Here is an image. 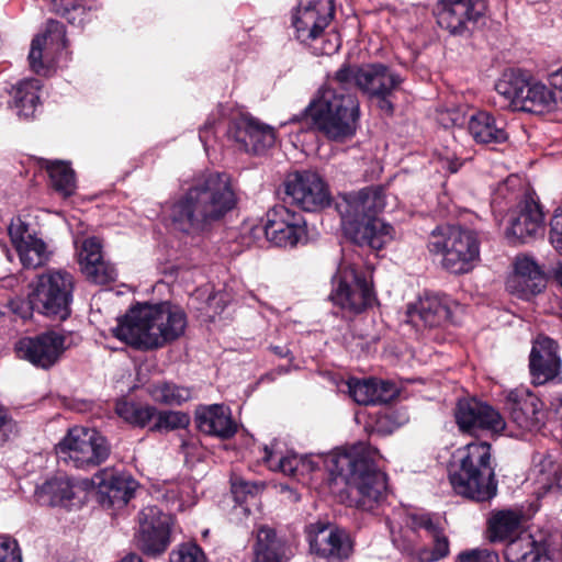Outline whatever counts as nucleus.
I'll return each mask as SVG.
<instances>
[{"label":"nucleus","mask_w":562,"mask_h":562,"mask_svg":"<svg viewBox=\"0 0 562 562\" xmlns=\"http://www.w3.org/2000/svg\"><path fill=\"white\" fill-rule=\"evenodd\" d=\"M361 65L344 63L328 85L321 87L301 114L291 119L307 130L316 131L333 142H345L353 137L360 120L358 95L348 88L358 89Z\"/></svg>","instance_id":"f257e3e1"},{"label":"nucleus","mask_w":562,"mask_h":562,"mask_svg":"<svg viewBox=\"0 0 562 562\" xmlns=\"http://www.w3.org/2000/svg\"><path fill=\"white\" fill-rule=\"evenodd\" d=\"M238 195L231 175L212 171L195 178L171 205L172 227L188 236L209 233L236 209Z\"/></svg>","instance_id":"f03ea898"},{"label":"nucleus","mask_w":562,"mask_h":562,"mask_svg":"<svg viewBox=\"0 0 562 562\" xmlns=\"http://www.w3.org/2000/svg\"><path fill=\"white\" fill-rule=\"evenodd\" d=\"M187 314L169 301L137 303L117 319L113 336L138 350H153L177 340L184 334Z\"/></svg>","instance_id":"7ed1b4c3"},{"label":"nucleus","mask_w":562,"mask_h":562,"mask_svg":"<svg viewBox=\"0 0 562 562\" xmlns=\"http://www.w3.org/2000/svg\"><path fill=\"white\" fill-rule=\"evenodd\" d=\"M330 479L348 486L349 506L375 514L384 503L387 492V475L379 469L374 452L369 448H352L336 453L326 460Z\"/></svg>","instance_id":"20e7f679"},{"label":"nucleus","mask_w":562,"mask_h":562,"mask_svg":"<svg viewBox=\"0 0 562 562\" xmlns=\"http://www.w3.org/2000/svg\"><path fill=\"white\" fill-rule=\"evenodd\" d=\"M385 206L381 186L366 187L344 196L337 206L344 234L352 244L371 250H381L394 239V227L379 217Z\"/></svg>","instance_id":"39448f33"},{"label":"nucleus","mask_w":562,"mask_h":562,"mask_svg":"<svg viewBox=\"0 0 562 562\" xmlns=\"http://www.w3.org/2000/svg\"><path fill=\"white\" fill-rule=\"evenodd\" d=\"M492 446L474 440L454 451L449 464V480L454 492L472 502H491L497 494Z\"/></svg>","instance_id":"423d86ee"},{"label":"nucleus","mask_w":562,"mask_h":562,"mask_svg":"<svg viewBox=\"0 0 562 562\" xmlns=\"http://www.w3.org/2000/svg\"><path fill=\"white\" fill-rule=\"evenodd\" d=\"M491 205L495 213L506 211L505 237L509 244H527L543 232L544 213L533 191L512 190L504 183L497 188Z\"/></svg>","instance_id":"0eeeda50"},{"label":"nucleus","mask_w":562,"mask_h":562,"mask_svg":"<svg viewBox=\"0 0 562 562\" xmlns=\"http://www.w3.org/2000/svg\"><path fill=\"white\" fill-rule=\"evenodd\" d=\"M427 248L432 255H441V266L450 273L463 274L480 260V241L476 233L459 225H438L431 231Z\"/></svg>","instance_id":"6e6552de"},{"label":"nucleus","mask_w":562,"mask_h":562,"mask_svg":"<svg viewBox=\"0 0 562 562\" xmlns=\"http://www.w3.org/2000/svg\"><path fill=\"white\" fill-rule=\"evenodd\" d=\"M495 90L516 111L542 114L558 109L552 87L533 80L520 69L504 72Z\"/></svg>","instance_id":"1a4fd4ad"},{"label":"nucleus","mask_w":562,"mask_h":562,"mask_svg":"<svg viewBox=\"0 0 562 562\" xmlns=\"http://www.w3.org/2000/svg\"><path fill=\"white\" fill-rule=\"evenodd\" d=\"M75 278L65 270H49L41 274L32 292L29 304L32 311L55 321H66L71 315Z\"/></svg>","instance_id":"9d476101"},{"label":"nucleus","mask_w":562,"mask_h":562,"mask_svg":"<svg viewBox=\"0 0 562 562\" xmlns=\"http://www.w3.org/2000/svg\"><path fill=\"white\" fill-rule=\"evenodd\" d=\"M108 438L94 428L76 426L56 446L60 460L76 469L90 470L104 463L111 454Z\"/></svg>","instance_id":"9b49d317"},{"label":"nucleus","mask_w":562,"mask_h":562,"mask_svg":"<svg viewBox=\"0 0 562 562\" xmlns=\"http://www.w3.org/2000/svg\"><path fill=\"white\" fill-rule=\"evenodd\" d=\"M331 285L329 300L350 315H359L378 303L372 281L353 265H339Z\"/></svg>","instance_id":"f8f14e48"},{"label":"nucleus","mask_w":562,"mask_h":562,"mask_svg":"<svg viewBox=\"0 0 562 562\" xmlns=\"http://www.w3.org/2000/svg\"><path fill=\"white\" fill-rule=\"evenodd\" d=\"M138 527L134 533L136 549L145 557H162L172 542L175 517L158 506H146L137 515Z\"/></svg>","instance_id":"ddd939ff"},{"label":"nucleus","mask_w":562,"mask_h":562,"mask_svg":"<svg viewBox=\"0 0 562 562\" xmlns=\"http://www.w3.org/2000/svg\"><path fill=\"white\" fill-rule=\"evenodd\" d=\"M403 82L401 74L379 61L362 64L358 75V90L389 117L395 113L393 99Z\"/></svg>","instance_id":"4468645a"},{"label":"nucleus","mask_w":562,"mask_h":562,"mask_svg":"<svg viewBox=\"0 0 562 562\" xmlns=\"http://www.w3.org/2000/svg\"><path fill=\"white\" fill-rule=\"evenodd\" d=\"M304 532L311 553L328 562H344L353 553L355 541L350 532L329 521L311 522Z\"/></svg>","instance_id":"2eb2a0df"},{"label":"nucleus","mask_w":562,"mask_h":562,"mask_svg":"<svg viewBox=\"0 0 562 562\" xmlns=\"http://www.w3.org/2000/svg\"><path fill=\"white\" fill-rule=\"evenodd\" d=\"M284 189L285 201L305 212H317L331 203L327 182L313 170L290 173L284 181Z\"/></svg>","instance_id":"dca6fc26"},{"label":"nucleus","mask_w":562,"mask_h":562,"mask_svg":"<svg viewBox=\"0 0 562 562\" xmlns=\"http://www.w3.org/2000/svg\"><path fill=\"white\" fill-rule=\"evenodd\" d=\"M69 336L56 330H46L36 336L22 337L14 345L19 359L26 360L33 366L49 369L70 347Z\"/></svg>","instance_id":"f3484780"},{"label":"nucleus","mask_w":562,"mask_h":562,"mask_svg":"<svg viewBox=\"0 0 562 562\" xmlns=\"http://www.w3.org/2000/svg\"><path fill=\"white\" fill-rule=\"evenodd\" d=\"M454 418L459 430L472 436H476L480 431L501 435L506 428L502 414L491 404L475 397L459 400Z\"/></svg>","instance_id":"a211bd4d"},{"label":"nucleus","mask_w":562,"mask_h":562,"mask_svg":"<svg viewBox=\"0 0 562 562\" xmlns=\"http://www.w3.org/2000/svg\"><path fill=\"white\" fill-rule=\"evenodd\" d=\"M487 8V0H439L437 23L452 35H463L485 16Z\"/></svg>","instance_id":"6ab92c4d"},{"label":"nucleus","mask_w":562,"mask_h":562,"mask_svg":"<svg viewBox=\"0 0 562 562\" xmlns=\"http://www.w3.org/2000/svg\"><path fill=\"white\" fill-rule=\"evenodd\" d=\"M263 232L267 239L278 247H295L306 239L305 218L284 205H274L266 213Z\"/></svg>","instance_id":"aec40b11"},{"label":"nucleus","mask_w":562,"mask_h":562,"mask_svg":"<svg viewBox=\"0 0 562 562\" xmlns=\"http://www.w3.org/2000/svg\"><path fill=\"white\" fill-rule=\"evenodd\" d=\"M334 16L333 0H313L300 5L292 19L296 40L304 44L317 41Z\"/></svg>","instance_id":"412c9836"},{"label":"nucleus","mask_w":562,"mask_h":562,"mask_svg":"<svg viewBox=\"0 0 562 562\" xmlns=\"http://www.w3.org/2000/svg\"><path fill=\"white\" fill-rule=\"evenodd\" d=\"M562 361L559 344L553 338L538 334L531 341L529 373L533 385H544L561 373Z\"/></svg>","instance_id":"4be33fe9"},{"label":"nucleus","mask_w":562,"mask_h":562,"mask_svg":"<svg viewBox=\"0 0 562 562\" xmlns=\"http://www.w3.org/2000/svg\"><path fill=\"white\" fill-rule=\"evenodd\" d=\"M228 136L240 145L246 153L260 155L271 148L276 142L274 130L249 114H240L228 125Z\"/></svg>","instance_id":"5701e85b"},{"label":"nucleus","mask_w":562,"mask_h":562,"mask_svg":"<svg viewBox=\"0 0 562 562\" xmlns=\"http://www.w3.org/2000/svg\"><path fill=\"white\" fill-rule=\"evenodd\" d=\"M194 423L200 432L221 440L232 439L238 430L231 408L224 404L196 406Z\"/></svg>","instance_id":"b1692460"},{"label":"nucleus","mask_w":562,"mask_h":562,"mask_svg":"<svg viewBox=\"0 0 562 562\" xmlns=\"http://www.w3.org/2000/svg\"><path fill=\"white\" fill-rule=\"evenodd\" d=\"M506 408L510 420L522 430L538 431L544 425L543 403L530 392H510Z\"/></svg>","instance_id":"393cba45"},{"label":"nucleus","mask_w":562,"mask_h":562,"mask_svg":"<svg viewBox=\"0 0 562 562\" xmlns=\"http://www.w3.org/2000/svg\"><path fill=\"white\" fill-rule=\"evenodd\" d=\"M515 270L506 281V289L518 299L530 300L543 291L547 278L537 262L530 258H517Z\"/></svg>","instance_id":"a878e982"},{"label":"nucleus","mask_w":562,"mask_h":562,"mask_svg":"<svg viewBox=\"0 0 562 562\" xmlns=\"http://www.w3.org/2000/svg\"><path fill=\"white\" fill-rule=\"evenodd\" d=\"M79 263L87 279L95 284H109L117 278L116 268L103 259L102 245L97 237L83 240Z\"/></svg>","instance_id":"bb28decb"},{"label":"nucleus","mask_w":562,"mask_h":562,"mask_svg":"<svg viewBox=\"0 0 562 562\" xmlns=\"http://www.w3.org/2000/svg\"><path fill=\"white\" fill-rule=\"evenodd\" d=\"M80 484L88 486V481H75L67 475H56L36 487L37 502L46 506L70 508L75 505Z\"/></svg>","instance_id":"cd10ccee"},{"label":"nucleus","mask_w":562,"mask_h":562,"mask_svg":"<svg viewBox=\"0 0 562 562\" xmlns=\"http://www.w3.org/2000/svg\"><path fill=\"white\" fill-rule=\"evenodd\" d=\"M504 558L506 562H555L549 540L532 536L512 539L506 544Z\"/></svg>","instance_id":"c85d7f7f"},{"label":"nucleus","mask_w":562,"mask_h":562,"mask_svg":"<svg viewBox=\"0 0 562 562\" xmlns=\"http://www.w3.org/2000/svg\"><path fill=\"white\" fill-rule=\"evenodd\" d=\"M503 117L487 111H477L468 122V131L474 142L481 145H497L507 142L508 133Z\"/></svg>","instance_id":"c756f323"},{"label":"nucleus","mask_w":562,"mask_h":562,"mask_svg":"<svg viewBox=\"0 0 562 562\" xmlns=\"http://www.w3.org/2000/svg\"><path fill=\"white\" fill-rule=\"evenodd\" d=\"M451 301L446 295H429L422 299L417 305L408 308L411 322H422L425 327L441 326L450 321L452 312Z\"/></svg>","instance_id":"7c9ffc66"},{"label":"nucleus","mask_w":562,"mask_h":562,"mask_svg":"<svg viewBox=\"0 0 562 562\" xmlns=\"http://www.w3.org/2000/svg\"><path fill=\"white\" fill-rule=\"evenodd\" d=\"M136 481L131 476L106 474L98 483V499L102 506L122 508L134 497Z\"/></svg>","instance_id":"2f4dec72"},{"label":"nucleus","mask_w":562,"mask_h":562,"mask_svg":"<svg viewBox=\"0 0 562 562\" xmlns=\"http://www.w3.org/2000/svg\"><path fill=\"white\" fill-rule=\"evenodd\" d=\"M285 540L278 537L276 529L260 526L252 546V562H286L289 560Z\"/></svg>","instance_id":"473e14b6"},{"label":"nucleus","mask_w":562,"mask_h":562,"mask_svg":"<svg viewBox=\"0 0 562 562\" xmlns=\"http://www.w3.org/2000/svg\"><path fill=\"white\" fill-rule=\"evenodd\" d=\"M38 164L40 167L45 169L48 173L49 184L56 193L65 199L75 193L77 188L76 173L69 162L59 160L50 161L41 158Z\"/></svg>","instance_id":"72a5a7b5"},{"label":"nucleus","mask_w":562,"mask_h":562,"mask_svg":"<svg viewBox=\"0 0 562 562\" xmlns=\"http://www.w3.org/2000/svg\"><path fill=\"white\" fill-rule=\"evenodd\" d=\"M146 392L155 403L165 406H181L192 397L191 387L166 380L149 383Z\"/></svg>","instance_id":"f704fd0d"},{"label":"nucleus","mask_w":562,"mask_h":562,"mask_svg":"<svg viewBox=\"0 0 562 562\" xmlns=\"http://www.w3.org/2000/svg\"><path fill=\"white\" fill-rule=\"evenodd\" d=\"M521 518V514L513 509H502L492 513L487 520L488 539L492 542L509 539L518 531Z\"/></svg>","instance_id":"c9c22d12"},{"label":"nucleus","mask_w":562,"mask_h":562,"mask_svg":"<svg viewBox=\"0 0 562 562\" xmlns=\"http://www.w3.org/2000/svg\"><path fill=\"white\" fill-rule=\"evenodd\" d=\"M16 252L22 266L26 269L37 268L48 260L46 243L32 234L27 235V239L18 247Z\"/></svg>","instance_id":"e433bc0d"},{"label":"nucleus","mask_w":562,"mask_h":562,"mask_svg":"<svg viewBox=\"0 0 562 562\" xmlns=\"http://www.w3.org/2000/svg\"><path fill=\"white\" fill-rule=\"evenodd\" d=\"M40 103L37 81H23L18 85L14 92V105L20 116L32 117Z\"/></svg>","instance_id":"4c0bfd02"},{"label":"nucleus","mask_w":562,"mask_h":562,"mask_svg":"<svg viewBox=\"0 0 562 562\" xmlns=\"http://www.w3.org/2000/svg\"><path fill=\"white\" fill-rule=\"evenodd\" d=\"M117 415L134 427L144 428L156 416L157 408L150 405H139L133 402H122L116 405Z\"/></svg>","instance_id":"58836bf2"},{"label":"nucleus","mask_w":562,"mask_h":562,"mask_svg":"<svg viewBox=\"0 0 562 562\" xmlns=\"http://www.w3.org/2000/svg\"><path fill=\"white\" fill-rule=\"evenodd\" d=\"M52 11L71 25L82 26L88 12L80 0H52Z\"/></svg>","instance_id":"ea45409f"},{"label":"nucleus","mask_w":562,"mask_h":562,"mask_svg":"<svg viewBox=\"0 0 562 562\" xmlns=\"http://www.w3.org/2000/svg\"><path fill=\"white\" fill-rule=\"evenodd\" d=\"M155 423L149 427V431L162 432L184 429L190 424V416L183 412L157 411Z\"/></svg>","instance_id":"a19ab883"},{"label":"nucleus","mask_w":562,"mask_h":562,"mask_svg":"<svg viewBox=\"0 0 562 562\" xmlns=\"http://www.w3.org/2000/svg\"><path fill=\"white\" fill-rule=\"evenodd\" d=\"M430 537L432 538V548H423L418 551L419 562H437L447 558L450 553V542L441 527Z\"/></svg>","instance_id":"79ce46f5"},{"label":"nucleus","mask_w":562,"mask_h":562,"mask_svg":"<svg viewBox=\"0 0 562 562\" xmlns=\"http://www.w3.org/2000/svg\"><path fill=\"white\" fill-rule=\"evenodd\" d=\"M262 487L258 482L247 481L239 475L231 476V492L234 501L240 506L256 498Z\"/></svg>","instance_id":"37998d69"},{"label":"nucleus","mask_w":562,"mask_h":562,"mask_svg":"<svg viewBox=\"0 0 562 562\" xmlns=\"http://www.w3.org/2000/svg\"><path fill=\"white\" fill-rule=\"evenodd\" d=\"M348 389L350 397L359 405H373L375 378L363 380L350 379Z\"/></svg>","instance_id":"c03bdc74"},{"label":"nucleus","mask_w":562,"mask_h":562,"mask_svg":"<svg viewBox=\"0 0 562 562\" xmlns=\"http://www.w3.org/2000/svg\"><path fill=\"white\" fill-rule=\"evenodd\" d=\"M170 562H205L206 558L202 548L195 542L179 544L169 555Z\"/></svg>","instance_id":"a18cd8bd"},{"label":"nucleus","mask_w":562,"mask_h":562,"mask_svg":"<svg viewBox=\"0 0 562 562\" xmlns=\"http://www.w3.org/2000/svg\"><path fill=\"white\" fill-rule=\"evenodd\" d=\"M46 45V35H36L31 42L29 63L32 71L44 75L48 70L43 60V50Z\"/></svg>","instance_id":"49530a36"},{"label":"nucleus","mask_w":562,"mask_h":562,"mask_svg":"<svg viewBox=\"0 0 562 562\" xmlns=\"http://www.w3.org/2000/svg\"><path fill=\"white\" fill-rule=\"evenodd\" d=\"M373 405L391 403L398 396V389L393 382L375 379Z\"/></svg>","instance_id":"de8ad7c7"},{"label":"nucleus","mask_w":562,"mask_h":562,"mask_svg":"<svg viewBox=\"0 0 562 562\" xmlns=\"http://www.w3.org/2000/svg\"><path fill=\"white\" fill-rule=\"evenodd\" d=\"M406 525L414 532L423 529L429 536H431L440 528L439 524L434 521L430 514H409L407 516Z\"/></svg>","instance_id":"09e8293b"},{"label":"nucleus","mask_w":562,"mask_h":562,"mask_svg":"<svg viewBox=\"0 0 562 562\" xmlns=\"http://www.w3.org/2000/svg\"><path fill=\"white\" fill-rule=\"evenodd\" d=\"M456 562H499V557L495 551L477 548L461 551Z\"/></svg>","instance_id":"8fccbe9b"},{"label":"nucleus","mask_w":562,"mask_h":562,"mask_svg":"<svg viewBox=\"0 0 562 562\" xmlns=\"http://www.w3.org/2000/svg\"><path fill=\"white\" fill-rule=\"evenodd\" d=\"M8 231L15 250L19 246H22L25 243L27 235L30 234L29 224L24 222L20 216L12 220Z\"/></svg>","instance_id":"3c124183"},{"label":"nucleus","mask_w":562,"mask_h":562,"mask_svg":"<svg viewBox=\"0 0 562 562\" xmlns=\"http://www.w3.org/2000/svg\"><path fill=\"white\" fill-rule=\"evenodd\" d=\"M0 562H22L21 551L15 540L0 539Z\"/></svg>","instance_id":"603ef678"},{"label":"nucleus","mask_w":562,"mask_h":562,"mask_svg":"<svg viewBox=\"0 0 562 562\" xmlns=\"http://www.w3.org/2000/svg\"><path fill=\"white\" fill-rule=\"evenodd\" d=\"M43 35H46V40L50 38L52 42L61 43L65 47L67 43L65 25L57 21L49 19L46 23V30Z\"/></svg>","instance_id":"864d4df0"},{"label":"nucleus","mask_w":562,"mask_h":562,"mask_svg":"<svg viewBox=\"0 0 562 562\" xmlns=\"http://www.w3.org/2000/svg\"><path fill=\"white\" fill-rule=\"evenodd\" d=\"M299 465L305 467V460L295 454L281 457L277 464L279 471L289 476L296 475Z\"/></svg>","instance_id":"5fc2aeb1"},{"label":"nucleus","mask_w":562,"mask_h":562,"mask_svg":"<svg viewBox=\"0 0 562 562\" xmlns=\"http://www.w3.org/2000/svg\"><path fill=\"white\" fill-rule=\"evenodd\" d=\"M550 240L557 250L562 251V211L555 212L551 218Z\"/></svg>","instance_id":"6e6d98bb"},{"label":"nucleus","mask_w":562,"mask_h":562,"mask_svg":"<svg viewBox=\"0 0 562 562\" xmlns=\"http://www.w3.org/2000/svg\"><path fill=\"white\" fill-rule=\"evenodd\" d=\"M16 424L5 409L0 407V445L7 442L14 432Z\"/></svg>","instance_id":"4d7b16f0"},{"label":"nucleus","mask_w":562,"mask_h":562,"mask_svg":"<svg viewBox=\"0 0 562 562\" xmlns=\"http://www.w3.org/2000/svg\"><path fill=\"white\" fill-rule=\"evenodd\" d=\"M550 86L554 91L555 101L559 106H562V69L550 75Z\"/></svg>","instance_id":"13d9d810"},{"label":"nucleus","mask_w":562,"mask_h":562,"mask_svg":"<svg viewBox=\"0 0 562 562\" xmlns=\"http://www.w3.org/2000/svg\"><path fill=\"white\" fill-rule=\"evenodd\" d=\"M336 42L333 43L330 40L325 41L324 45L321 48H316L317 55H331L336 53L340 47V38L339 36H335Z\"/></svg>","instance_id":"bf43d9fd"},{"label":"nucleus","mask_w":562,"mask_h":562,"mask_svg":"<svg viewBox=\"0 0 562 562\" xmlns=\"http://www.w3.org/2000/svg\"><path fill=\"white\" fill-rule=\"evenodd\" d=\"M270 350L279 358H286L289 359V362L292 363L294 357L292 355V351L290 348L284 346H270Z\"/></svg>","instance_id":"052dcab7"},{"label":"nucleus","mask_w":562,"mask_h":562,"mask_svg":"<svg viewBox=\"0 0 562 562\" xmlns=\"http://www.w3.org/2000/svg\"><path fill=\"white\" fill-rule=\"evenodd\" d=\"M462 161L458 158H454V159H449L447 160V170L450 172V173H456L460 170L461 166H462Z\"/></svg>","instance_id":"680f3d73"},{"label":"nucleus","mask_w":562,"mask_h":562,"mask_svg":"<svg viewBox=\"0 0 562 562\" xmlns=\"http://www.w3.org/2000/svg\"><path fill=\"white\" fill-rule=\"evenodd\" d=\"M120 562H144V560L138 553L131 552L127 555H125Z\"/></svg>","instance_id":"e2e57ef3"},{"label":"nucleus","mask_w":562,"mask_h":562,"mask_svg":"<svg viewBox=\"0 0 562 562\" xmlns=\"http://www.w3.org/2000/svg\"><path fill=\"white\" fill-rule=\"evenodd\" d=\"M555 279L562 286V262H559L555 269Z\"/></svg>","instance_id":"0e129e2a"},{"label":"nucleus","mask_w":562,"mask_h":562,"mask_svg":"<svg viewBox=\"0 0 562 562\" xmlns=\"http://www.w3.org/2000/svg\"><path fill=\"white\" fill-rule=\"evenodd\" d=\"M272 457H273L272 451L268 447H265V457H263L265 462H267V463L271 462Z\"/></svg>","instance_id":"69168bd1"},{"label":"nucleus","mask_w":562,"mask_h":562,"mask_svg":"<svg viewBox=\"0 0 562 562\" xmlns=\"http://www.w3.org/2000/svg\"><path fill=\"white\" fill-rule=\"evenodd\" d=\"M5 254H7L8 259L11 260V258H10V250L5 249Z\"/></svg>","instance_id":"338daca9"},{"label":"nucleus","mask_w":562,"mask_h":562,"mask_svg":"<svg viewBox=\"0 0 562 562\" xmlns=\"http://www.w3.org/2000/svg\"><path fill=\"white\" fill-rule=\"evenodd\" d=\"M3 315V313L0 311V317Z\"/></svg>","instance_id":"774afa93"}]
</instances>
